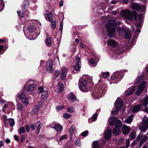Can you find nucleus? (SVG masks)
Instances as JSON below:
<instances>
[{
  "instance_id": "nucleus-1",
  "label": "nucleus",
  "mask_w": 148,
  "mask_h": 148,
  "mask_svg": "<svg viewBox=\"0 0 148 148\" xmlns=\"http://www.w3.org/2000/svg\"><path fill=\"white\" fill-rule=\"evenodd\" d=\"M120 24V22H116L114 20H110L107 22L105 27L108 36L111 38L113 37L115 34L116 30L117 29L118 32L120 35L123 36L127 38L130 39L131 34L129 31L124 28L119 27L117 25Z\"/></svg>"
},
{
  "instance_id": "nucleus-2",
  "label": "nucleus",
  "mask_w": 148,
  "mask_h": 148,
  "mask_svg": "<svg viewBox=\"0 0 148 148\" xmlns=\"http://www.w3.org/2000/svg\"><path fill=\"white\" fill-rule=\"evenodd\" d=\"M121 14L123 17L131 21L133 19L135 21L137 20V15L136 12H131L129 9H124L121 11Z\"/></svg>"
},
{
  "instance_id": "nucleus-3",
  "label": "nucleus",
  "mask_w": 148,
  "mask_h": 148,
  "mask_svg": "<svg viewBox=\"0 0 148 148\" xmlns=\"http://www.w3.org/2000/svg\"><path fill=\"white\" fill-rule=\"evenodd\" d=\"M37 83L36 82L29 79L26 82V84L24 87V89L26 91L32 93L35 90L37 87Z\"/></svg>"
},
{
  "instance_id": "nucleus-4",
  "label": "nucleus",
  "mask_w": 148,
  "mask_h": 148,
  "mask_svg": "<svg viewBox=\"0 0 148 148\" xmlns=\"http://www.w3.org/2000/svg\"><path fill=\"white\" fill-rule=\"evenodd\" d=\"M106 86V85L103 84L99 86L96 90L95 92L92 94V96L96 99H99L103 95V92Z\"/></svg>"
},
{
  "instance_id": "nucleus-5",
  "label": "nucleus",
  "mask_w": 148,
  "mask_h": 148,
  "mask_svg": "<svg viewBox=\"0 0 148 148\" xmlns=\"http://www.w3.org/2000/svg\"><path fill=\"white\" fill-rule=\"evenodd\" d=\"M123 75V73L122 71L115 72L112 75L111 77L112 82H110V84H111L112 83H114L119 82L122 78Z\"/></svg>"
},
{
  "instance_id": "nucleus-6",
  "label": "nucleus",
  "mask_w": 148,
  "mask_h": 148,
  "mask_svg": "<svg viewBox=\"0 0 148 148\" xmlns=\"http://www.w3.org/2000/svg\"><path fill=\"white\" fill-rule=\"evenodd\" d=\"M123 105L122 100L120 98H118L114 104V108L111 112L112 114H116L119 109L121 108Z\"/></svg>"
},
{
  "instance_id": "nucleus-7",
  "label": "nucleus",
  "mask_w": 148,
  "mask_h": 148,
  "mask_svg": "<svg viewBox=\"0 0 148 148\" xmlns=\"http://www.w3.org/2000/svg\"><path fill=\"white\" fill-rule=\"evenodd\" d=\"M86 75H84L79 80V87L80 89L82 91L84 92L87 91L86 89L88 87V82L85 80H82L85 78Z\"/></svg>"
},
{
  "instance_id": "nucleus-8",
  "label": "nucleus",
  "mask_w": 148,
  "mask_h": 148,
  "mask_svg": "<svg viewBox=\"0 0 148 148\" xmlns=\"http://www.w3.org/2000/svg\"><path fill=\"white\" fill-rule=\"evenodd\" d=\"M139 128L142 132H145L148 128V117L145 116L143 118V122L139 126Z\"/></svg>"
},
{
  "instance_id": "nucleus-9",
  "label": "nucleus",
  "mask_w": 148,
  "mask_h": 148,
  "mask_svg": "<svg viewBox=\"0 0 148 148\" xmlns=\"http://www.w3.org/2000/svg\"><path fill=\"white\" fill-rule=\"evenodd\" d=\"M29 5V2L28 0L25 1L23 3V7L21 10L18 11L17 12L20 18H23L25 16L24 10L25 8L28 7Z\"/></svg>"
},
{
  "instance_id": "nucleus-10",
  "label": "nucleus",
  "mask_w": 148,
  "mask_h": 148,
  "mask_svg": "<svg viewBox=\"0 0 148 148\" xmlns=\"http://www.w3.org/2000/svg\"><path fill=\"white\" fill-rule=\"evenodd\" d=\"M122 123L120 120L116 121L115 125V127L113 130L114 134L115 135H118L119 133Z\"/></svg>"
},
{
  "instance_id": "nucleus-11",
  "label": "nucleus",
  "mask_w": 148,
  "mask_h": 148,
  "mask_svg": "<svg viewBox=\"0 0 148 148\" xmlns=\"http://www.w3.org/2000/svg\"><path fill=\"white\" fill-rule=\"evenodd\" d=\"M131 8L133 10L137 11L140 10L142 12H144L146 8V6L144 5H140L138 3H134L131 6Z\"/></svg>"
},
{
  "instance_id": "nucleus-12",
  "label": "nucleus",
  "mask_w": 148,
  "mask_h": 148,
  "mask_svg": "<svg viewBox=\"0 0 148 148\" xmlns=\"http://www.w3.org/2000/svg\"><path fill=\"white\" fill-rule=\"evenodd\" d=\"M146 83L145 81H143L139 84L138 88L136 92V95L139 96L144 90L146 86Z\"/></svg>"
},
{
  "instance_id": "nucleus-13",
  "label": "nucleus",
  "mask_w": 148,
  "mask_h": 148,
  "mask_svg": "<svg viewBox=\"0 0 148 148\" xmlns=\"http://www.w3.org/2000/svg\"><path fill=\"white\" fill-rule=\"evenodd\" d=\"M25 94L24 92H21L19 94L18 97L19 99L22 100L21 101V103L24 104L26 106H27L29 103V102L27 101V98H25Z\"/></svg>"
},
{
  "instance_id": "nucleus-14",
  "label": "nucleus",
  "mask_w": 148,
  "mask_h": 148,
  "mask_svg": "<svg viewBox=\"0 0 148 148\" xmlns=\"http://www.w3.org/2000/svg\"><path fill=\"white\" fill-rule=\"evenodd\" d=\"M147 139V137L146 135H138L137 137V140L139 141L141 139L139 144V145L140 147L145 142Z\"/></svg>"
},
{
  "instance_id": "nucleus-15",
  "label": "nucleus",
  "mask_w": 148,
  "mask_h": 148,
  "mask_svg": "<svg viewBox=\"0 0 148 148\" xmlns=\"http://www.w3.org/2000/svg\"><path fill=\"white\" fill-rule=\"evenodd\" d=\"M46 69L47 71L51 73L53 72V69L52 61L51 60H49L47 61Z\"/></svg>"
},
{
  "instance_id": "nucleus-16",
  "label": "nucleus",
  "mask_w": 148,
  "mask_h": 148,
  "mask_svg": "<svg viewBox=\"0 0 148 148\" xmlns=\"http://www.w3.org/2000/svg\"><path fill=\"white\" fill-rule=\"evenodd\" d=\"M112 131L111 129L108 128L106 129L104 132V136L106 139H109L111 137Z\"/></svg>"
},
{
  "instance_id": "nucleus-17",
  "label": "nucleus",
  "mask_w": 148,
  "mask_h": 148,
  "mask_svg": "<svg viewBox=\"0 0 148 148\" xmlns=\"http://www.w3.org/2000/svg\"><path fill=\"white\" fill-rule=\"evenodd\" d=\"M67 72V70L66 68L63 67L62 69L60 75L62 80H64L65 79Z\"/></svg>"
},
{
  "instance_id": "nucleus-18",
  "label": "nucleus",
  "mask_w": 148,
  "mask_h": 148,
  "mask_svg": "<svg viewBox=\"0 0 148 148\" xmlns=\"http://www.w3.org/2000/svg\"><path fill=\"white\" fill-rule=\"evenodd\" d=\"M27 32H29L28 34L29 36H32L33 33H36V30L35 29L34 27L32 26H31L29 27L27 30Z\"/></svg>"
},
{
  "instance_id": "nucleus-19",
  "label": "nucleus",
  "mask_w": 148,
  "mask_h": 148,
  "mask_svg": "<svg viewBox=\"0 0 148 148\" xmlns=\"http://www.w3.org/2000/svg\"><path fill=\"white\" fill-rule=\"evenodd\" d=\"M76 63L74 66V69L76 71L78 70L80 68V63L79 58V57L76 58V60L75 61Z\"/></svg>"
},
{
  "instance_id": "nucleus-20",
  "label": "nucleus",
  "mask_w": 148,
  "mask_h": 148,
  "mask_svg": "<svg viewBox=\"0 0 148 148\" xmlns=\"http://www.w3.org/2000/svg\"><path fill=\"white\" fill-rule=\"evenodd\" d=\"M135 90L134 86H131L125 91V94L127 95H130L132 94L134 92Z\"/></svg>"
},
{
  "instance_id": "nucleus-21",
  "label": "nucleus",
  "mask_w": 148,
  "mask_h": 148,
  "mask_svg": "<svg viewBox=\"0 0 148 148\" xmlns=\"http://www.w3.org/2000/svg\"><path fill=\"white\" fill-rule=\"evenodd\" d=\"M138 19L139 20V22L136 24V27H139L141 26L143 22V16L142 15L139 14L138 16Z\"/></svg>"
},
{
  "instance_id": "nucleus-22",
  "label": "nucleus",
  "mask_w": 148,
  "mask_h": 148,
  "mask_svg": "<svg viewBox=\"0 0 148 148\" xmlns=\"http://www.w3.org/2000/svg\"><path fill=\"white\" fill-rule=\"evenodd\" d=\"M122 130L124 134H127L129 133L130 131V129L129 127L123 125L122 128Z\"/></svg>"
},
{
  "instance_id": "nucleus-23",
  "label": "nucleus",
  "mask_w": 148,
  "mask_h": 148,
  "mask_svg": "<svg viewBox=\"0 0 148 148\" xmlns=\"http://www.w3.org/2000/svg\"><path fill=\"white\" fill-rule=\"evenodd\" d=\"M69 100L71 101H75L77 100V98L72 92H71L68 95Z\"/></svg>"
},
{
  "instance_id": "nucleus-24",
  "label": "nucleus",
  "mask_w": 148,
  "mask_h": 148,
  "mask_svg": "<svg viewBox=\"0 0 148 148\" xmlns=\"http://www.w3.org/2000/svg\"><path fill=\"white\" fill-rule=\"evenodd\" d=\"M45 19L48 21L51 22L53 19V15L51 13H49L45 15Z\"/></svg>"
},
{
  "instance_id": "nucleus-25",
  "label": "nucleus",
  "mask_w": 148,
  "mask_h": 148,
  "mask_svg": "<svg viewBox=\"0 0 148 148\" xmlns=\"http://www.w3.org/2000/svg\"><path fill=\"white\" fill-rule=\"evenodd\" d=\"M107 44L112 47H115L117 45V43L115 41L112 39H110L108 41Z\"/></svg>"
},
{
  "instance_id": "nucleus-26",
  "label": "nucleus",
  "mask_w": 148,
  "mask_h": 148,
  "mask_svg": "<svg viewBox=\"0 0 148 148\" xmlns=\"http://www.w3.org/2000/svg\"><path fill=\"white\" fill-rule=\"evenodd\" d=\"M57 132H61L62 130V127L60 125L57 124L55 125L53 127Z\"/></svg>"
},
{
  "instance_id": "nucleus-27",
  "label": "nucleus",
  "mask_w": 148,
  "mask_h": 148,
  "mask_svg": "<svg viewBox=\"0 0 148 148\" xmlns=\"http://www.w3.org/2000/svg\"><path fill=\"white\" fill-rule=\"evenodd\" d=\"M118 120L116 118L112 117L108 120V121L111 125L113 126L114 125V123L115 122L116 123V121Z\"/></svg>"
},
{
  "instance_id": "nucleus-28",
  "label": "nucleus",
  "mask_w": 148,
  "mask_h": 148,
  "mask_svg": "<svg viewBox=\"0 0 148 148\" xmlns=\"http://www.w3.org/2000/svg\"><path fill=\"white\" fill-rule=\"evenodd\" d=\"M140 103L144 106H147L148 104V96H146L144 99L141 101Z\"/></svg>"
},
{
  "instance_id": "nucleus-29",
  "label": "nucleus",
  "mask_w": 148,
  "mask_h": 148,
  "mask_svg": "<svg viewBox=\"0 0 148 148\" xmlns=\"http://www.w3.org/2000/svg\"><path fill=\"white\" fill-rule=\"evenodd\" d=\"M145 76L144 75L138 77L135 81V83L138 84L140 82L144 79Z\"/></svg>"
},
{
  "instance_id": "nucleus-30",
  "label": "nucleus",
  "mask_w": 148,
  "mask_h": 148,
  "mask_svg": "<svg viewBox=\"0 0 148 148\" xmlns=\"http://www.w3.org/2000/svg\"><path fill=\"white\" fill-rule=\"evenodd\" d=\"M48 96V92L47 91L45 90L42 93L41 95V98L42 100L45 101L47 99V97Z\"/></svg>"
},
{
  "instance_id": "nucleus-31",
  "label": "nucleus",
  "mask_w": 148,
  "mask_h": 148,
  "mask_svg": "<svg viewBox=\"0 0 148 148\" xmlns=\"http://www.w3.org/2000/svg\"><path fill=\"white\" fill-rule=\"evenodd\" d=\"M42 125L40 122H38L36 124V126L37 128L36 133L38 134L39 133L40 129L42 126Z\"/></svg>"
},
{
  "instance_id": "nucleus-32",
  "label": "nucleus",
  "mask_w": 148,
  "mask_h": 148,
  "mask_svg": "<svg viewBox=\"0 0 148 148\" xmlns=\"http://www.w3.org/2000/svg\"><path fill=\"white\" fill-rule=\"evenodd\" d=\"M133 117L134 115H130L125 120V123L128 124H130L133 120Z\"/></svg>"
},
{
  "instance_id": "nucleus-33",
  "label": "nucleus",
  "mask_w": 148,
  "mask_h": 148,
  "mask_svg": "<svg viewBox=\"0 0 148 148\" xmlns=\"http://www.w3.org/2000/svg\"><path fill=\"white\" fill-rule=\"evenodd\" d=\"M141 105L140 104L138 105L135 106L133 109L132 112L134 113H136L138 112L140 108Z\"/></svg>"
},
{
  "instance_id": "nucleus-34",
  "label": "nucleus",
  "mask_w": 148,
  "mask_h": 148,
  "mask_svg": "<svg viewBox=\"0 0 148 148\" xmlns=\"http://www.w3.org/2000/svg\"><path fill=\"white\" fill-rule=\"evenodd\" d=\"M64 86L63 84L61 82H59L58 85V92H61L62 91L63 89Z\"/></svg>"
},
{
  "instance_id": "nucleus-35",
  "label": "nucleus",
  "mask_w": 148,
  "mask_h": 148,
  "mask_svg": "<svg viewBox=\"0 0 148 148\" xmlns=\"http://www.w3.org/2000/svg\"><path fill=\"white\" fill-rule=\"evenodd\" d=\"M38 106L37 105H36L35 106L32 110L31 112V114H36L38 112Z\"/></svg>"
},
{
  "instance_id": "nucleus-36",
  "label": "nucleus",
  "mask_w": 148,
  "mask_h": 148,
  "mask_svg": "<svg viewBox=\"0 0 148 148\" xmlns=\"http://www.w3.org/2000/svg\"><path fill=\"white\" fill-rule=\"evenodd\" d=\"M99 143L97 141H95L92 143V148H100Z\"/></svg>"
},
{
  "instance_id": "nucleus-37",
  "label": "nucleus",
  "mask_w": 148,
  "mask_h": 148,
  "mask_svg": "<svg viewBox=\"0 0 148 148\" xmlns=\"http://www.w3.org/2000/svg\"><path fill=\"white\" fill-rule=\"evenodd\" d=\"M8 121L11 127H13L15 124V122L13 119H8Z\"/></svg>"
},
{
  "instance_id": "nucleus-38",
  "label": "nucleus",
  "mask_w": 148,
  "mask_h": 148,
  "mask_svg": "<svg viewBox=\"0 0 148 148\" xmlns=\"http://www.w3.org/2000/svg\"><path fill=\"white\" fill-rule=\"evenodd\" d=\"M89 64H90L92 66H95L97 65V64L95 63L94 60L92 58H91L90 59V60L89 61Z\"/></svg>"
},
{
  "instance_id": "nucleus-39",
  "label": "nucleus",
  "mask_w": 148,
  "mask_h": 148,
  "mask_svg": "<svg viewBox=\"0 0 148 148\" xmlns=\"http://www.w3.org/2000/svg\"><path fill=\"white\" fill-rule=\"evenodd\" d=\"M4 3L3 0H0V11L2 10L4 8Z\"/></svg>"
},
{
  "instance_id": "nucleus-40",
  "label": "nucleus",
  "mask_w": 148,
  "mask_h": 148,
  "mask_svg": "<svg viewBox=\"0 0 148 148\" xmlns=\"http://www.w3.org/2000/svg\"><path fill=\"white\" fill-rule=\"evenodd\" d=\"M46 43L47 45L49 46H51L52 43L51 38H49L47 39L46 41Z\"/></svg>"
},
{
  "instance_id": "nucleus-41",
  "label": "nucleus",
  "mask_w": 148,
  "mask_h": 148,
  "mask_svg": "<svg viewBox=\"0 0 148 148\" xmlns=\"http://www.w3.org/2000/svg\"><path fill=\"white\" fill-rule=\"evenodd\" d=\"M19 134L23 133L25 132V128L23 127H20L18 131Z\"/></svg>"
},
{
  "instance_id": "nucleus-42",
  "label": "nucleus",
  "mask_w": 148,
  "mask_h": 148,
  "mask_svg": "<svg viewBox=\"0 0 148 148\" xmlns=\"http://www.w3.org/2000/svg\"><path fill=\"white\" fill-rule=\"evenodd\" d=\"M67 135L64 134L62 136L59 138V141H63L67 138Z\"/></svg>"
},
{
  "instance_id": "nucleus-43",
  "label": "nucleus",
  "mask_w": 148,
  "mask_h": 148,
  "mask_svg": "<svg viewBox=\"0 0 148 148\" xmlns=\"http://www.w3.org/2000/svg\"><path fill=\"white\" fill-rule=\"evenodd\" d=\"M75 126L74 125H72L71 126L69 130V132L70 134L71 135H72L74 131L75 130Z\"/></svg>"
},
{
  "instance_id": "nucleus-44",
  "label": "nucleus",
  "mask_w": 148,
  "mask_h": 148,
  "mask_svg": "<svg viewBox=\"0 0 148 148\" xmlns=\"http://www.w3.org/2000/svg\"><path fill=\"white\" fill-rule=\"evenodd\" d=\"M136 136V133L135 132H132L130 134V138L131 140H133L134 139Z\"/></svg>"
},
{
  "instance_id": "nucleus-45",
  "label": "nucleus",
  "mask_w": 148,
  "mask_h": 148,
  "mask_svg": "<svg viewBox=\"0 0 148 148\" xmlns=\"http://www.w3.org/2000/svg\"><path fill=\"white\" fill-rule=\"evenodd\" d=\"M44 90V88L42 86H40L38 87V93L40 94L41 93H42L43 91H45Z\"/></svg>"
},
{
  "instance_id": "nucleus-46",
  "label": "nucleus",
  "mask_w": 148,
  "mask_h": 148,
  "mask_svg": "<svg viewBox=\"0 0 148 148\" xmlns=\"http://www.w3.org/2000/svg\"><path fill=\"white\" fill-rule=\"evenodd\" d=\"M67 111L69 112L72 113L74 112L75 110L73 107L70 106L67 109Z\"/></svg>"
},
{
  "instance_id": "nucleus-47",
  "label": "nucleus",
  "mask_w": 148,
  "mask_h": 148,
  "mask_svg": "<svg viewBox=\"0 0 148 148\" xmlns=\"http://www.w3.org/2000/svg\"><path fill=\"white\" fill-rule=\"evenodd\" d=\"M63 117L66 119H69L71 117V114L67 113H65L63 115Z\"/></svg>"
},
{
  "instance_id": "nucleus-48",
  "label": "nucleus",
  "mask_w": 148,
  "mask_h": 148,
  "mask_svg": "<svg viewBox=\"0 0 148 148\" xmlns=\"http://www.w3.org/2000/svg\"><path fill=\"white\" fill-rule=\"evenodd\" d=\"M56 21H52L51 23V26L53 29H55L56 26Z\"/></svg>"
},
{
  "instance_id": "nucleus-49",
  "label": "nucleus",
  "mask_w": 148,
  "mask_h": 148,
  "mask_svg": "<svg viewBox=\"0 0 148 148\" xmlns=\"http://www.w3.org/2000/svg\"><path fill=\"white\" fill-rule=\"evenodd\" d=\"M97 113H95L92 116V121H95L97 117Z\"/></svg>"
},
{
  "instance_id": "nucleus-50",
  "label": "nucleus",
  "mask_w": 148,
  "mask_h": 148,
  "mask_svg": "<svg viewBox=\"0 0 148 148\" xmlns=\"http://www.w3.org/2000/svg\"><path fill=\"white\" fill-rule=\"evenodd\" d=\"M122 53L121 51L119 50H117L115 51H114L113 52V53L114 54L113 56L114 57H117V54L119 55L120 54V53Z\"/></svg>"
},
{
  "instance_id": "nucleus-51",
  "label": "nucleus",
  "mask_w": 148,
  "mask_h": 148,
  "mask_svg": "<svg viewBox=\"0 0 148 148\" xmlns=\"http://www.w3.org/2000/svg\"><path fill=\"white\" fill-rule=\"evenodd\" d=\"M23 107L22 104H18L17 105V109L18 110H21L23 109Z\"/></svg>"
},
{
  "instance_id": "nucleus-52",
  "label": "nucleus",
  "mask_w": 148,
  "mask_h": 148,
  "mask_svg": "<svg viewBox=\"0 0 148 148\" xmlns=\"http://www.w3.org/2000/svg\"><path fill=\"white\" fill-rule=\"evenodd\" d=\"M88 132L87 130L81 133V135L82 136H86L88 134Z\"/></svg>"
},
{
  "instance_id": "nucleus-53",
  "label": "nucleus",
  "mask_w": 148,
  "mask_h": 148,
  "mask_svg": "<svg viewBox=\"0 0 148 148\" xmlns=\"http://www.w3.org/2000/svg\"><path fill=\"white\" fill-rule=\"evenodd\" d=\"M109 75V72L104 73L103 74V76L105 78H107Z\"/></svg>"
},
{
  "instance_id": "nucleus-54",
  "label": "nucleus",
  "mask_w": 148,
  "mask_h": 148,
  "mask_svg": "<svg viewBox=\"0 0 148 148\" xmlns=\"http://www.w3.org/2000/svg\"><path fill=\"white\" fill-rule=\"evenodd\" d=\"M138 34L136 33V32L133 35V39L132 40V42H133L134 41V39L137 38L138 37Z\"/></svg>"
},
{
  "instance_id": "nucleus-55",
  "label": "nucleus",
  "mask_w": 148,
  "mask_h": 148,
  "mask_svg": "<svg viewBox=\"0 0 148 148\" xmlns=\"http://www.w3.org/2000/svg\"><path fill=\"white\" fill-rule=\"evenodd\" d=\"M130 144V140L128 139H127L126 142V148H128L129 147Z\"/></svg>"
},
{
  "instance_id": "nucleus-56",
  "label": "nucleus",
  "mask_w": 148,
  "mask_h": 148,
  "mask_svg": "<svg viewBox=\"0 0 148 148\" xmlns=\"http://www.w3.org/2000/svg\"><path fill=\"white\" fill-rule=\"evenodd\" d=\"M64 108V106H59L58 107H57L56 108V109L58 111L60 110H62L63 108Z\"/></svg>"
},
{
  "instance_id": "nucleus-57",
  "label": "nucleus",
  "mask_w": 148,
  "mask_h": 148,
  "mask_svg": "<svg viewBox=\"0 0 148 148\" xmlns=\"http://www.w3.org/2000/svg\"><path fill=\"white\" fill-rule=\"evenodd\" d=\"M60 71L57 70H56L54 72V75L57 77L60 75Z\"/></svg>"
},
{
  "instance_id": "nucleus-58",
  "label": "nucleus",
  "mask_w": 148,
  "mask_h": 148,
  "mask_svg": "<svg viewBox=\"0 0 148 148\" xmlns=\"http://www.w3.org/2000/svg\"><path fill=\"white\" fill-rule=\"evenodd\" d=\"M75 145L76 146H81V143L80 141L79 140H77L76 141L75 143Z\"/></svg>"
},
{
  "instance_id": "nucleus-59",
  "label": "nucleus",
  "mask_w": 148,
  "mask_h": 148,
  "mask_svg": "<svg viewBox=\"0 0 148 148\" xmlns=\"http://www.w3.org/2000/svg\"><path fill=\"white\" fill-rule=\"evenodd\" d=\"M118 2V1L117 0H113L111 1V3L112 4H115Z\"/></svg>"
},
{
  "instance_id": "nucleus-60",
  "label": "nucleus",
  "mask_w": 148,
  "mask_h": 148,
  "mask_svg": "<svg viewBox=\"0 0 148 148\" xmlns=\"http://www.w3.org/2000/svg\"><path fill=\"white\" fill-rule=\"evenodd\" d=\"M25 128L27 132H28L29 131V126L28 125H26L25 126Z\"/></svg>"
},
{
  "instance_id": "nucleus-61",
  "label": "nucleus",
  "mask_w": 148,
  "mask_h": 148,
  "mask_svg": "<svg viewBox=\"0 0 148 148\" xmlns=\"http://www.w3.org/2000/svg\"><path fill=\"white\" fill-rule=\"evenodd\" d=\"M14 139L16 141H18L19 140L18 137L16 135L14 136Z\"/></svg>"
},
{
  "instance_id": "nucleus-62",
  "label": "nucleus",
  "mask_w": 148,
  "mask_h": 148,
  "mask_svg": "<svg viewBox=\"0 0 148 148\" xmlns=\"http://www.w3.org/2000/svg\"><path fill=\"white\" fill-rule=\"evenodd\" d=\"M8 107V105L7 104H5L3 107V111H4L5 109L7 108Z\"/></svg>"
},
{
  "instance_id": "nucleus-63",
  "label": "nucleus",
  "mask_w": 148,
  "mask_h": 148,
  "mask_svg": "<svg viewBox=\"0 0 148 148\" xmlns=\"http://www.w3.org/2000/svg\"><path fill=\"white\" fill-rule=\"evenodd\" d=\"M64 148H70L69 145L68 144H66L64 147Z\"/></svg>"
},
{
  "instance_id": "nucleus-64",
  "label": "nucleus",
  "mask_w": 148,
  "mask_h": 148,
  "mask_svg": "<svg viewBox=\"0 0 148 148\" xmlns=\"http://www.w3.org/2000/svg\"><path fill=\"white\" fill-rule=\"evenodd\" d=\"M144 110H145V112L148 113V107H146L145 108Z\"/></svg>"
}]
</instances>
